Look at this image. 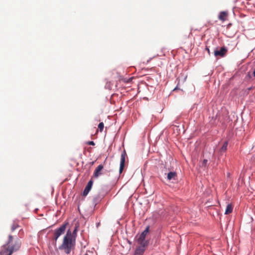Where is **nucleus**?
Wrapping results in <instances>:
<instances>
[{
    "label": "nucleus",
    "mask_w": 255,
    "mask_h": 255,
    "mask_svg": "<svg viewBox=\"0 0 255 255\" xmlns=\"http://www.w3.org/2000/svg\"><path fill=\"white\" fill-rule=\"evenodd\" d=\"M207 162H208V160L207 159H204L202 162H201V166L202 167H206L207 166Z\"/></svg>",
    "instance_id": "obj_16"
},
{
    "label": "nucleus",
    "mask_w": 255,
    "mask_h": 255,
    "mask_svg": "<svg viewBox=\"0 0 255 255\" xmlns=\"http://www.w3.org/2000/svg\"><path fill=\"white\" fill-rule=\"evenodd\" d=\"M126 152L125 151H124L122 154L121 157V162H120V170L119 172L120 173H122L124 167H125V160H126Z\"/></svg>",
    "instance_id": "obj_6"
},
{
    "label": "nucleus",
    "mask_w": 255,
    "mask_h": 255,
    "mask_svg": "<svg viewBox=\"0 0 255 255\" xmlns=\"http://www.w3.org/2000/svg\"><path fill=\"white\" fill-rule=\"evenodd\" d=\"M75 245V239L74 237L72 238L70 230L69 229L63 238L62 244L59 247V249L63 250L66 254H69L71 251L74 250Z\"/></svg>",
    "instance_id": "obj_2"
},
{
    "label": "nucleus",
    "mask_w": 255,
    "mask_h": 255,
    "mask_svg": "<svg viewBox=\"0 0 255 255\" xmlns=\"http://www.w3.org/2000/svg\"><path fill=\"white\" fill-rule=\"evenodd\" d=\"M253 89V88H252V87H251V88H248V90H251V89Z\"/></svg>",
    "instance_id": "obj_21"
},
{
    "label": "nucleus",
    "mask_w": 255,
    "mask_h": 255,
    "mask_svg": "<svg viewBox=\"0 0 255 255\" xmlns=\"http://www.w3.org/2000/svg\"><path fill=\"white\" fill-rule=\"evenodd\" d=\"M149 232V226L146 227L145 229L139 235L138 237L136 236L137 242L138 244L143 247H147L149 244V240H146L145 238Z\"/></svg>",
    "instance_id": "obj_3"
},
{
    "label": "nucleus",
    "mask_w": 255,
    "mask_h": 255,
    "mask_svg": "<svg viewBox=\"0 0 255 255\" xmlns=\"http://www.w3.org/2000/svg\"><path fill=\"white\" fill-rule=\"evenodd\" d=\"M21 243L19 240L14 241L11 235L8 236L7 243L4 245L0 251V255H11L14 252L19 250Z\"/></svg>",
    "instance_id": "obj_1"
},
{
    "label": "nucleus",
    "mask_w": 255,
    "mask_h": 255,
    "mask_svg": "<svg viewBox=\"0 0 255 255\" xmlns=\"http://www.w3.org/2000/svg\"><path fill=\"white\" fill-rule=\"evenodd\" d=\"M228 13L225 11H222L220 13L218 18L220 20L224 21L226 20Z\"/></svg>",
    "instance_id": "obj_10"
},
{
    "label": "nucleus",
    "mask_w": 255,
    "mask_h": 255,
    "mask_svg": "<svg viewBox=\"0 0 255 255\" xmlns=\"http://www.w3.org/2000/svg\"><path fill=\"white\" fill-rule=\"evenodd\" d=\"M131 81V79H129L127 82H129Z\"/></svg>",
    "instance_id": "obj_20"
},
{
    "label": "nucleus",
    "mask_w": 255,
    "mask_h": 255,
    "mask_svg": "<svg viewBox=\"0 0 255 255\" xmlns=\"http://www.w3.org/2000/svg\"><path fill=\"white\" fill-rule=\"evenodd\" d=\"M177 89V86L176 88H175V89H174V90H176Z\"/></svg>",
    "instance_id": "obj_22"
},
{
    "label": "nucleus",
    "mask_w": 255,
    "mask_h": 255,
    "mask_svg": "<svg viewBox=\"0 0 255 255\" xmlns=\"http://www.w3.org/2000/svg\"><path fill=\"white\" fill-rule=\"evenodd\" d=\"M227 146H228V142L225 141L220 149V152H225L227 150Z\"/></svg>",
    "instance_id": "obj_13"
},
{
    "label": "nucleus",
    "mask_w": 255,
    "mask_h": 255,
    "mask_svg": "<svg viewBox=\"0 0 255 255\" xmlns=\"http://www.w3.org/2000/svg\"><path fill=\"white\" fill-rule=\"evenodd\" d=\"M145 247L141 246L137 247L135 251L134 255H143Z\"/></svg>",
    "instance_id": "obj_9"
},
{
    "label": "nucleus",
    "mask_w": 255,
    "mask_h": 255,
    "mask_svg": "<svg viewBox=\"0 0 255 255\" xmlns=\"http://www.w3.org/2000/svg\"><path fill=\"white\" fill-rule=\"evenodd\" d=\"M177 177V173L175 172H170L167 174V179L169 180H175Z\"/></svg>",
    "instance_id": "obj_11"
},
{
    "label": "nucleus",
    "mask_w": 255,
    "mask_h": 255,
    "mask_svg": "<svg viewBox=\"0 0 255 255\" xmlns=\"http://www.w3.org/2000/svg\"><path fill=\"white\" fill-rule=\"evenodd\" d=\"M228 52V49L226 47L223 46L220 49L216 48L214 51V55L216 57H224Z\"/></svg>",
    "instance_id": "obj_5"
},
{
    "label": "nucleus",
    "mask_w": 255,
    "mask_h": 255,
    "mask_svg": "<svg viewBox=\"0 0 255 255\" xmlns=\"http://www.w3.org/2000/svg\"><path fill=\"white\" fill-rule=\"evenodd\" d=\"M206 50L207 51V52H208V54H209V55H210V49H209V48L207 46L206 47Z\"/></svg>",
    "instance_id": "obj_19"
},
{
    "label": "nucleus",
    "mask_w": 255,
    "mask_h": 255,
    "mask_svg": "<svg viewBox=\"0 0 255 255\" xmlns=\"http://www.w3.org/2000/svg\"><path fill=\"white\" fill-rule=\"evenodd\" d=\"M70 233L72 235V238L74 237V239H76L77 236V228H75L73 232H71V231L70 230Z\"/></svg>",
    "instance_id": "obj_15"
},
{
    "label": "nucleus",
    "mask_w": 255,
    "mask_h": 255,
    "mask_svg": "<svg viewBox=\"0 0 255 255\" xmlns=\"http://www.w3.org/2000/svg\"><path fill=\"white\" fill-rule=\"evenodd\" d=\"M104 128V125L103 122L100 123L98 125V128L100 132H102Z\"/></svg>",
    "instance_id": "obj_14"
},
{
    "label": "nucleus",
    "mask_w": 255,
    "mask_h": 255,
    "mask_svg": "<svg viewBox=\"0 0 255 255\" xmlns=\"http://www.w3.org/2000/svg\"><path fill=\"white\" fill-rule=\"evenodd\" d=\"M93 185V181L92 180H90L87 186H86L84 191H83V196H86L88 195V193L91 189L92 186Z\"/></svg>",
    "instance_id": "obj_7"
},
{
    "label": "nucleus",
    "mask_w": 255,
    "mask_h": 255,
    "mask_svg": "<svg viewBox=\"0 0 255 255\" xmlns=\"http://www.w3.org/2000/svg\"><path fill=\"white\" fill-rule=\"evenodd\" d=\"M68 223H64L60 228L55 230L54 231V234L53 237V240L56 242L58 238L62 235L64 234L65 232L66 228L68 225Z\"/></svg>",
    "instance_id": "obj_4"
},
{
    "label": "nucleus",
    "mask_w": 255,
    "mask_h": 255,
    "mask_svg": "<svg viewBox=\"0 0 255 255\" xmlns=\"http://www.w3.org/2000/svg\"><path fill=\"white\" fill-rule=\"evenodd\" d=\"M233 206L231 204H228L227 206L226 211L225 212V214H229L232 212L233 211Z\"/></svg>",
    "instance_id": "obj_12"
},
{
    "label": "nucleus",
    "mask_w": 255,
    "mask_h": 255,
    "mask_svg": "<svg viewBox=\"0 0 255 255\" xmlns=\"http://www.w3.org/2000/svg\"><path fill=\"white\" fill-rule=\"evenodd\" d=\"M18 227V225L17 224H13L11 227V231H13Z\"/></svg>",
    "instance_id": "obj_17"
},
{
    "label": "nucleus",
    "mask_w": 255,
    "mask_h": 255,
    "mask_svg": "<svg viewBox=\"0 0 255 255\" xmlns=\"http://www.w3.org/2000/svg\"><path fill=\"white\" fill-rule=\"evenodd\" d=\"M87 144H88V145H95V143L94 141H88L87 142Z\"/></svg>",
    "instance_id": "obj_18"
},
{
    "label": "nucleus",
    "mask_w": 255,
    "mask_h": 255,
    "mask_svg": "<svg viewBox=\"0 0 255 255\" xmlns=\"http://www.w3.org/2000/svg\"><path fill=\"white\" fill-rule=\"evenodd\" d=\"M103 166L102 165H99L95 169L94 173V176L95 177H98L100 175L102 174V170L103 169Z\"/></svg>",
    "instance_id": "obj_8"
}]
</instances>
